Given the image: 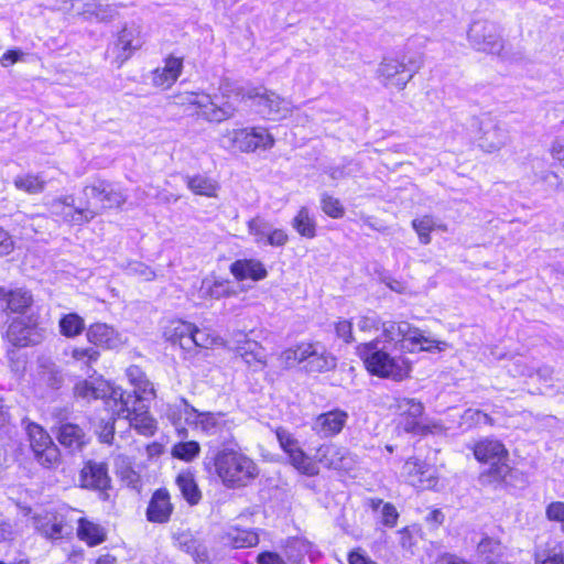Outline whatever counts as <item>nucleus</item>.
<instances>
[{
  "instance_id": "nucleus-16",
  "label": "nucleus",
  "mask_w": 564,
  "mask_h": 564,
  "mask_svg": "<svg viewBox=\"0 0 564 564\" xmlns=\"http://www.w3.org/2000/svg\"><path fill=\"white\" fill-rule=\"evenodd\" d=\"M83 193L87 200L95 199L96 203L93 207L98 210V215L104 209L120 208L127 200L126 195L106 180H97L95 183L84 186Z\"/></svg>"
},
{
  "instance_id": "nucleus-56",
  "label": "nucleus",
  "mask_w": 564,
  "mask_h": 564,
  "mask_svg": "<svg viewBox=\"0 0 564 564\" xmlns=\"http://www.w3.org/2000/svg\"><path fill=\"white\" fill-rule=\"evenodd\" d=\"M336 336L341 339L345 344L354 341V327L352 322L349 319H338L334 324Z\"/></svg>"
},
{
  "instance_id": "nucleus-18",
  "label": "nucleus",
  "mask_w": 564,
  "mask_h": 564,
  "mask_svg": "<svg viewBox=\"0 0 564 564\" xmlns=\"http://www.w3.org/2000/svg\"><path fill=\"white\" fill-rule=\"evenodd\" d=\"M197 333V325L180 317L166 321L162 327V338L172 347L180 348L184 354L192 352V339Z\"/></svg>"
},
{
  "instance_id": "nucleus-2",
  "label": "nucleus",
  "mask_w": 564,
  "mask_h": 564,
  "mask_svg": "<svg viewBox=\"0 0 564 564\" xmlns=\"http://www.w3.org/2000/svg\"><path fill=\"white\" fill-rule=\"evenodd\" d=\"M205 469L227 489L246 488L260 475L257 462L237 444L217 449L205 464Z\"/></svg>"
},
{
  "instance_id": "nucleus-4",
  "label": "nucleus",
  "mask_w": 564,
  "mask_h": 564,
  "mask_svg": "<svg viewBox=\"0 0 564 564\" xmlns=\"http://www.w3.org/2000/svg\"><path fill=\"white\" fill-rule=\"evenodd\" d=\"M355 354L371 377L402 382L412 376L413 362L403 356H392L380 347L379 338L359 343L355 347Z\"/></svg>"
},
{
  "instance_id": "nucleus-63",
  "label": "nucleus",
  "mask_w": 564,
  "mask_h": 564,
  "mask_svg": "<svg viewBox=\"0 0 564 564\" xmlns=\"http://www.w3.org/2000/svg\"><path fill=\"white\" fill-rule=\"evenodd\" d=\"M22 57V53L19 50H8L6 53L2 54L0 57V64L3 67L11 66L19 62Z\"/></svg>"
},
{
  "instance_id": "nucleus-17",
  "label": "nucleus",
  "mask_w": 564,
  "mask_h": 564,
  "mask_svg": "<svg viewBox=\"0 0 564 564\" xmlns=\"http://www.w3.org/2000/svg\"><path fill=\"white\" fill-rule=\"evenodd\" d=\"M52 206L55 208L54 214L72 226L87 224L98 215V210L93 207L89 200H86L83 207H75L72 195L55 198Z\"/></svg>"
},
{
  "instance_id": "nucleus-35",
  "label": "nucleus",
  "mask_w": 564,
  "mask_h": 564,
  "mask_svg": "<svg viewBox=\"0 0 564 564\" xmlns=\"http://www.w3.org/2000/svg\"><path fill=\"white\" fill-rule=\"evenodd\" d=\"M228 546L231 549H250L259 544L260 538L256 529L232 527L224 535Z\"/></svg>"
},
{
  "instance_id": "nucleus-37",
  "label": "nucleus",
  "mask_w": 564,
  "mask_h": 564,
  "mask_svg": "<svg viewBox=\"0 0 564 564\" xmlns=\"http://www.w3.org/2000/svg\"><path fill=\"white\" fill-rule=\"evenodd\" d=\"M187 188L197 196L217 197L220 188L218 182L205 174H195L185 178Z\"/></svg>"
},
{
  "instance_id": "nucleus-54",
  "label": "nucleus",
  "mask_w": 564,
  "mask_h": 564,
  "mask_svg": "<svg viewBox=\"0 0 564 564\" xmlns=\"http://www.w3.org/2000/svg\"><path fill=\"white\" fill-rule=\"evenodd\" d=\"M545 518L553 523L560 525V530L564 533V501H552L545 507Z\"/></svg>"
},
{
  "instance_id": "nucleus-11",
  "label": "nucleus",
  "mask_w": 564,
  "mask_h": 564,
  "mask_svg": "<svg viewBox=\"0 0 564 564\" xmlns=\"http://www.w3.org/2000/svg\"><path fill=\"white\" fill-rule=\"evenodd\" d=\"M36 532L44 539L55 542L72 538V522L61 509H50L33 517Z\"/></svg>"
},
{
  "instance_id": "nucleus-60",
  "label": "nucleus",
  "mask_w": 564,
  "mask_h": 564,
  "mask_svg": "<svg viewBox=\"0 0 564 564\" xmlns=\"http://www.w3.org/2000/svg\"><path fill=\"white\" fill-rule=\"evenodd\" d=\"M348 564H377L361 547H356L347 554Z\"/></svg>"
},
{
  "instance_id": "nucleus-41",
  "label": "nucleus",
  "mask_w": 564,
  "mask_h": 564,
  "mask_svg": "<svg viewBox=\"0 0 564 564\" xmlns=\"http://www.w3.org/2000/svg\"><path fill=\"white\" fill-rule=\"evenodd\" d=\"M311 550V543L301 538H291L284 545L286 564H303L306 554Z\"/></svg>"
},
{
  "instance_id": "nucleus-64",
  "label": "nucleus",
  "mask_w": 564,
  "mask_h": 564,
  "mask_svg": "<svg viewBox=\"0 0 564 564\" xmlns=\"http://www.w3.org/2000/svg\"><path fill=\"white\" fill-rule=\"evenodd\" d=\"M491 40L490 41H484L481 43V46L479 47V51H482L485 53H488V54H492V53H499L502 48V44L497 40V39H494L492 35L489 36Z\"/></svg>"
},
{
  "instance_id": "nucleus-1",
  "label": "nucleus",
  "mask_w": 564,
  "mask_h": 564,
  "mask_svg": "<svg viewBox=\"0 0 564 564\" xmlns=\"http://www.w3.org/2000/svg\"><path fill=\"white\" fill-rule=\"evenodd\" d=\"M250 101L265 119L286 110V101L279 94L264 87L245 89L230 82L220 83L214 94L189 93L188 106L192 115L213 123L231 119L240 104Z\"/></svg>"
},
{
  "instance_id": "nucleus-19",
  "label": "nucleus",
  "mask_w": 564,
  "mask_h": 564,
  "mask_svg": "<svg viewBox=\"0 0 564 564\" xmlns=\"http://www.w3.org/2000/svg\"><path fill=\"white\" fill-rule=\"evenodd\" d=\"M32 292L23 286H0V314L8 317L22 316L33 306Z\"/></svg>"
},
{
  "instance_id": "nucleus-57",
  "label": "nucleus",
  "mask_w": 564,
  "mask_h": 564,
  "mask_svg": "<svg viewBox=\"0 0 564 564\" xmlns=\"http://www.w3.org/2000/svg\"><path fill=\"white\" fill-rule=\"evenodd\" d=\"M116 435V420L109 419L107 421H102L98 431V440L100 443L111 445L115 441Z\"/></svg>"
},
{
  "instance_id": "nucleus-43",
  "label": "nucleus",
  "mask_w": 564,
  "mask_h": 564,
  "mask_svg": "<svg viewBox=\"0 0 564 564\" xmlns=\"http://www.w3.org/2000/svg\"><path fill=\"white\" fill-rule=\"evenodd\" d=\"M223 345V339L210 328H199L193 336L191 346L192 351L195 349L197 352L212 350Z\"/></svg>"
},
{
  "instance_id": "nucleus-50",
  "label": "nucleus",
  "mask_w": 564,
  "mask_h": 564,
  "mask_svg": "<svg viewBox=\"0 0 564 564\" xmlns=\"http://www.w3.org/2000/svg\"><path fill=\"white\" fill-rule=\"evenodd\" d=\"M400 546L413 553L421 535V527L417 524L405 525L398 531Z\"/></svg>"
},
{
  "instance_id": "nucleus-10",
  "label": "nucleus",
  "mask_w": 564,
  "mask_h": 564,
  "mask_svg": "<svg viewBox=\"0 0 564 564\" xmlns=\"http://www.w3.org/2000/svg\"><path fill=\"white\" fill-rule=\"evenodd\" d=\"M273 432L280 448L288 456L289 463L295 470L307 477L319 475L316 462L305 453L299 440L291 432L282 426L275 427Z\"/></svg>"
},
{
  "instance_id": "nucleus-61",
  "label": "nucleus",
  "mask_w": 564,
  "mask_h": 564,
  "mask_svg": "<svg viewBox=\"0 0 564 564\" xmlns=\"http://www.w3.org/2000/svg\"><path fill=\"white\" fill-rule=\"evenodd\" d=\"M437 562L440 564H474L467 558H464L455 553L444 552L438 555Z\"/></svg>"
},
{
  "instance_id": "nucleus-28",
  "label": "nucleus",
  "mask_w": 564,
  "mask_h": 564,
  "mask_svg": "<svg viewBox=\"0 0 564 564\" xmlns=\"http://www.w3.org/2000/svg\"><path fill=\"white\" fill-rule=\"evenodd\" d=\"M348 455L346 448L335 443H323L317 446L313 459L318 468L322 465L326 469L340 470L345 467Z\"/></svg>"
},
{
  "instance_id": "nucleus-27",
  "label": "nucleus",
  "mask_w": 564,
  "mask_h": 564,
  "mask_svg": "<svg viewBox=\"0 0 564 564\" xmlns=\"http://www.w3.org/2000/svg\"><path fill=\"white\" fill-rule=\"evenodd\" d=\"M229 271L238 282L246 280L258 282L268 276L265 265L256 258L237 259L229 265Z\"/></svg>"
},
{
  "instance_id": "nucleus-14",
  "label": "nucleus",
  "mask_w": 564,
  "mask_h": 564,
  "mask_svg": "<svg viewBox=\"0 0 564 564\" xmlns=\"http://www.w3.org/2000/svg\"><path fill=\"white\" fill-rule=\"evenodd\" d=\"M73 394L76 399L87 402L100 399H108L118 405V401L126 395V391L119 387L112 386L102 377L95 380L82 379L74 384Z\"/></svg>"
},
{
  "instance_id": "nucleus-34",
  "label": "nucleus",
  "mask_w": 564,
  "mask_h": 564,
  "mask_svg": "<svg viewBox=\"0 0 564 564\" xmlns=\"http://www.w3.org/2000/svg\"><path fill=\"white\" fill-rule=\"evenodd\" d=\"M476 551L484 564H507L502 561V542L497 536L484 535L477 543Z\"/></svg>"
},
{
  "instance_id": "nucleus-42",
  "label": "nucleus",
  "mask_w": 564,
  "mask_h": 564,
  "mask_svg": "<svg viewBox=\"0 0 564 564\" xmlns=\"http://www.w3.org/2000/svg\"><path fill=\"white\" fill-rule=\"evenodd\" d=\"M69 356L77 366L82 369H91L100 359L101 352L96 348L89 346H74L70 349Z\"/></svg>"
},
{
  "instance_id": "nucleus-32",
  "label": "nucleus",
  "mask_w": 564,
  "mask_h": 564,
  "mask_svg": "<svg viewBox=\"0 0 564 564\" xmlns=\"http://www.w3.org/2000/svg\"><path fill=\"white\" fill-rule=\"evenodd\" d=\"M175 485L188 506H197L200 502L203 494L192 470L180 471L175 477Z\"/></svg>"
},
{
  "instance_id": "nucleus-39",
  "label": "nucleus",
  "mask_w": 564,
  "mask_h": 564,
  "mask_svg": "<svg viewBox=\"0 0 564 564\" xmlns=\"http://www.w3.org/2000/svg\"><path fill=\"white\" fill-rule=\"evenodd\" d=\"M238 352L241 359L254 369H261L267 366L265 349L254 340H246L240 347Z\"/></svg>"
},
{
  "instance_id": "nucleus-5",
  "label": "nucleus",
  "mask_w": 564,
  "mask_h": 564,
  "mask_svg": "<svg viewBox=\"0 0 564 564\" xmlns=\"http://www.w3.org/2000/svg\"><path fill=\"white\" fill-rule=\"evenodd\" d=\"M223 147L231 153L253 154L270 151L275 138L264 126H243L226 130L221 135Z\"/></svg>"
},
{
  "instance_id": "nucleus-40",
  "label": "nucleus",
  "mask_w": 564,
  "mask_h": 564,
  "mask_svg": "<svg viewBox=\"0 0 564 564\" xmlns=\"http://www.w3.org/2000/svg\"><path fill=\"white\" fill-rule=\"evenodd\" d=\"M181 549L189 554L196 564H212L208 549L202 541L191 534H183L180 539Z\"/></svg>"
},
{
  "instance_id": "nucleus-25",
  "label": "nucleus",
  "mask_w": 564,
  "mask_h": 564,
  "mask_svg": "<svg viewBox=\"0 0 564 564\" xmlns=\"http://www.w3.org/2000/svg\"><path fill=\"white\" fill-rule=\"evenodd\" d=\"M85 337L91 347L101 350L113 349L118 343V333L111 325L102 322H94L85 329Z\"/></svg>"
},
{
  "instance_id": "nucleus-46",
  "label": "nucleus",
  "mask_w": 564,
  "mask_h": 564,
  "mask_svg": "<svg viewBox=\"0 0 564 564\" xmlns=\"http://www.w3.org/2000/svg\"><path fill=\"white\" fill-rule=\"evenodd\" d=\"M534 564H564V545L556 542L552 546L546 545L533 554Z\"/></svg>"
},
{
  "instance_id": "nucleus-62",
  "label": "nucleus",
  "mask_w": 564,
  "mask_h": 564,
  "mask_svg": "<svg viewBox=\"0 0 564 564\" xmlns=\"http://www.w3.org/2000/svg\"><path fill=\"white\" fill-rule=\"evenodd\" d=\"M247 229L248 232L256 237V240L259 242L261 241V236H263V225L261 223V219L259 217L251 218L247 221Z\"/></svg>"
},
{
  "instance_id": "nucleus-48",
  "label": "nucleus",
  "mask_w": 564,
  "mask_h": 564,
  "mask_svg": "<svg viewBox=\"0 0 564 564\" xmlns=\"http://www.w3.org/2000/svg\"><path fill=\"white\" fill-rule=\"evenodd\" d=\"M321 209L327 217L332 219H340L346 214L343 202L329 193H323L319 198Z\"/></svg>"
},
{
  "instance_id": "nucleus-8",
  "label": "nucleus",
  "mask_w": 564,
  "mask_h": 564,
  "mask_svg": "<svg viewBox=\"0 0 564 564\" xmlns=\"http://www.w3.org/2000/svg\"><path fill=\"white\" fill-rule=\"evenodd\" d=\"M24 430L34 460L43 468H57L62 463V453L50 433L36 422H28Z\"/></svg>"
},
{
  "instance_id": "nucleus-20",
  "label": "nucleus",
  "mask_w": 564,
  "mask_h": 564,
  "mask_svg": "<svg viewBox=\"0 0 564 564\" xmlns=\"http://www.w3.org/2000/svg\"><path fill=\"white\" fill-rule=\"evenodd\" d=\"M79 487L82 489L97 491L107 495L111 489V477L109 476L106 462L87 460L79 470Z\"/></svg>"
},
{
  "instance_id": "nucleus-55",
  "label": "nucleus",
  "mask_w": 564,
  "mask_h": 564,
  "mask_svg": "<svg viewBox=\"0 0 564 564\" xmlns=\"http://www.w3.org/2000/svg\"><path fill=\"white\" fill-rule=\"evenodd\" d=\"M290 241V235L284 228H273L265 235V242L274 248H282Z\"/></svg>"
},
{
  "instance_id": "nucleus-47",
  "label": "nucleus",
  "mask_w": 564,
  "mask_h": 564,
  "mask_svg": "<svg viewBox=\"0 0 564 564\" xmlns=\"http://www.w3.org/2000/svg\"><path fill=\"white\" fill-rule=\"evenodd\" d=\"M200 453V445L197 441H180L175 443L171 448L172 457L189 463L198 457Z\"/></svg>"
},
{
  "instance_id": "nucleus-9",
  "label": "nucleus",
  "mask_w": 564,
  "mask_h": 564,
  "mask_svg": "<svg viewBox=\"0 0 564 564\" xmlns=\"http://www.w3.org/2000/svg\"><path fill=\"white\" fill-rule=\"evenodd\" d=\"M2 338L15 348L37 345L43 338V329L35 315L14 316L4 324Z\"/></svg>"
},
{
  "instance_id": "nucleus-6",
  "label": "nucleus",
  "mask_w": 564,
  "mask_h": 564,
  "mask_svg": "<svg viewBox=\"0 0 564 564\" xmlns=\"http://www.w3.org/2000/svg\"><path fill=\"white\" fill-rule=\"evenodd\" d=\"M390 409L393 413V424L398 433L425 437L435 432L437 425L424 422L425 406L416 398L397 397Z\"/></svg>"
},
{
  "instance_id": "nucleus-21",
  "label": "nucleus",
  "mask_w": 564,
  "mask_h": 564,
  "mask_svg": "<svg viewBox=\"0 0 564 564\" xmlns=\"http://www.w3.org/2000/svg\"><path fill=\"white\" fill-rule=\"evenodd\" d=\"M175 512L172 494L166 487L152 491L145 508V519L153 524H166Z\"/></svg>"
},
{
  "instance_id": "nucleus-44",
  "label": "nucleus",
  "mask_w": 564,
  "mask_h": 564,
  "mask_svg": "<svg viewBox=\"0 0 564 564\" xmlns=\"http://www.w3.org/2000/svg\"><path fill=\"white\" fill-rule=\"evenodd\" d=\"M14 187L29 195L42 193L46 187V181L39 174L26 173L18 175L13 180Z\"/></svg>"
},
{
  "instance_id": "nucleus-30",
  "label": "nucleus",
  "mask_w": 564,
  "mask_h": 564,
  "mask_svg": "<svg viewBox=\"0 0 564 564\" xmlns=\"http://www.w3.org/2000/svg\"><path fill=\"white\" fill-rule=\"evenodd\" d=\"M55 434L58 443L70 451H80L88 443L86 432L76 423L65 422L59 424Z\"/></svg>"
},
{
  "instance_id": "nucleus-45",
  "label": "nucleus",
  "mask_w": 564,
  "mask_h": 564,
  "mask_svg": "<svg viewBox=\"0 0 564 564\" xmlns=\"http://www.w3.org/2000/svg\"><path fill=\"white\" fill-rule=\"evenodd\" d=\"M367 505L373 511H377L379 507H381L382 525L387 528H394L398 524L400 514L392 502H383L380 498H370Z\"/></svg>"
},
{
  "instance_id": "nucleus-53",
  "label": "nucleus",
  "mask_w": 564,
  "mask_h": 564,
  "mask_svg": "<svg viewBox=\"0 0 564 564\" xmlns=\"http://www.w3.org/2000/svg\"><path fill=\"white\" fill-rule=\"evenodd\" d=\"M119 479L128 488L140 491L143 487L141 475L131 466H126L119 471Z\"/></svg>"
},
{
  "instance_id": "nucleus-29",
  "label": "nucleus",
  "mask_w": 564,
  "mask_h": 564,
  "mask_svg": "<svg viewBox=\"0 0 564 564\" xmlns=\"http://www.w3.org/2000/svg\"><path fill=\"white\" fill-rule=\"evenodd\" d=\"M76 536L88 547H95L105 543L108 539L107 529L99 522L80 517L76 521Z\"/></svg>"
},
{
  "instance_id": "nucleus-59",
  "label": "nucleus",
  "mask_w": 564,
  "mask_h": 564,
  "mask_svg": "<svg viewBox=\"0 0 564 564\" xmlns=\"http://www.w3.org/2000/svg\"><path fill=\"white\" fill-rule=\"evenodd\" d=\"M257 564H286L282 555L274 551H262L256 557Z\"/></svg>"
},
{
  "instance_id": "nucleus-12",
  "label": "nucleus",
  "mask_w": 564,
  "mask_h": 564,
  "mask_svg": "<svg viewBox=\"0 0 564 564\" xmlns=\"http://www.w3.org/2000/svg\"><path fill=\"white\" fill-rule=\"evenodd\" d=\"M403 481L416 490H434L440 477L436 467L416 456L408 457L401 468Z\"/></svg>"
},
{
  "instance_id": "nucleus-15",
  "label": "nucleus",
  "mask_w": 564,
  "mask_h": 564,
  "mask_svg": "<svg viewBox=\"0 0 564 564\" xmlns=\"http://www.w3.org/2000/svg\"><path fill=\"white\" fill-rule=\"evenodd\" d=\"M130 395H124L118 401L117 413L122 414L129 422V425L140 435L152 437L156 434L159 426L156 419L151 414L149 406H129L128 399Z\"/></svg>"
},
{
  "instance_id": "nucleus-26",
  "label": "nucleus",
  "mask_w": 564,
  "mask_h": 564,
  "mask_svg": "<svg viewBox=\"0 0 564 564\" xmlns=\"http://www.w3.org/2000/svg\"><path fill=\"white\" fill-rule=\"evenodd\" d=\"M126 376L130 386L133 387L132 393L126 392V395L133 397L135 401H149L156 398V390L153 383L140 366H129L126 369Z\"/></svg>"
},
{
  "instance_id": "nucleus-33",
  "label": "nucleus",
  "mask_w": 564,
  "mask_h": 564,
  "mask_svg": "<svg viewBox=\"0 0 564 564\" xmlns=\"http://www.w3.org/2000/svg\"><path fill=\"white\" fill-rule=\"evenodd\" d=\"M200 296L205 300L227 299L236 294L232 282L229 279L206 278L202 281Z\"/></svg>"
},
{
  "instance_id": "nucleus-24",
  "label": "nucleus",
  "mask_w": 564,
  "mask_h": 564,
  "mask_svg": "<svg viewBox=\"0 0 564 564\" xmlns=\"http://www.w3.org/2000/svg\"><path fill=\"white\" fill-rule=\"evenodd\" d=\"M347 421L348 413L335 408L316 415L312 423V431L322 438H332L343 432Z\"/></svg>"
},
{
  "instance_id": "nucleus-13",
  "label": "nucleus",
  "mask_w": 564,
  "mask_h": 564,
  "mask_svg": "<svg viewBox=\"0 0 564 564\" xmlns=\"http://www.w3.org/2000/svg\"><path fill=\"white\" fill-rule=\"evenodd\" d=\"M411 61L403 57H383L379 64L377 76L384 87L403 90L413 78L415 70L410 67Z\"/></svg>"
},
{
  "instance_id": "nucleus-38",
  "label": "nucleus",
  "mask_w": 564,
  "mask_h": 564,
  "mask_svg": "<svg viewBox=\"0 0 564 564\" xmlns=\"http://www.w3.org/2000/svg\"><path fill=\"white\" fill-rule=\"evenodd\" d=\"M58 332L67 339H74L85 333V318L76 312L62 314L58 318Z\"/></svg>"
},
{
  "instance_id": "nucleus-49",
  "label": "nucleus",
  "mask_w": 564,
  "mask_h": 564,
  "mask_svg": "<svg viewBox=\"0 0 564 564\" xmlns=\"http://www.w3.org/2000/svg\"><path fill=\"white\" fill-rule=\"evenodd\" d=\"M411 226L416 232L420 243L429 245L432 241L431 234L435 230L436 224L431 215L414 218Z\"/></svg>"
},
{
  "instance_id": "nucleus-51",
  "label": "nucleus",
  "mask_w": 564,
  "mask_h": 564,
  "mask_svg": "<svg viewBox=\"0 0 564 564\" xmlns=\"http://www.w3.org/2000/svg\"><path fill=\"white\" fill-rule=\"evenodd\" d=\"M404 339L408 340L412 346H417V351L442 350L441 341L425 337L417 329L413 332L412 335L405 337ZM411 351H415V348H412Z\"/></svg>"
},
{
  "instance_id": "nucleus-22",
  "label": "nucleus",
  "mask_w": 564,
  "mask_h": 564,
  "mask_svg": "<svg viewBox=\"0 0 564 564\" xmlns=\"http://www.w3.org/2000/svg\"><path fill=\"white\" fill-rule=\"evenodd\" d=\"M192 425L204 435L214 436L227 433L228 443H235L232 435V422L225 419L221 412L199 411L196 409Z\"/></svg>"
},
{
  "instance_id": "nucleus-58",
  "label": "nucleus",
  "mask_w": 564,
  "mask_h": 564,
  "mask_svg": "<svg viewBox=\"0 0 564 564\" xmlns=\"http://www.w3.org/2000/svg\"><path fill=\"white\" fill-rule=\"evenodd\" d=\"M17 242L14 237L0 225V258L8 257L14 252Z\"/></svg>"
},
{
  "instance_id": "nucleus-7",
  "label": "nucleus",
  "mask_w": 564,
  "mask_h": 564,
  "mask_svg": "<svg viewBox=\"0 0 564 564\" xmlns=\"http://www.w3.org/2000/svg\"><path fill=\"white\" fill-rule=\"evenodd\" d=\"M281 358L286 367L303 365L308 373H324L333 371L337 366L336 357L325 349L318 350L313 341H301L284 349Z\"/></svg>"
},
{
  "instance_id": "nucleus-31",
  "label": "nucleus",
  "mask_w": 564,
  "mask_h": 564,
  "mask_svg": "<svg viewBox=\"0 0 564 564\" xmlns=\"http://www.w3.org/2000/svg\"><path fill=\"white\" fill-rule=\"evenodd\" d=\"M195 413L196 408L192 405L187 399L180 398V404L167 406L166 417L171 424L176 427V433L178 436H186L187 430L184 426H181L182 421L184 419L186 424L192 425Z\"/></svg>"
},
{
  "instance_id": "nucleus-36",
  "label": "nucleus",
  "mask_w": 564,
  "mask_h": 564,
  "mask_svg": "<svg viewBox=\"0 0 564 564\" xmlns=\"http://www.w3.org/2000/svg\"><path fill=\"white\" fill-rule=\"evenodd\" d=\"M292 228L305 239H314L317 236V221L313 213L306 206H301L291 220Z\"/></svg>"
},
{
  "instance_id": "nucleus-52",
  "label": "nucleus",
  "mask_w": 564,
  "mask_h": 564,
  "mask_svg": "<svg viewBox=\"0 0 564 564\" xmlns=\"http://www.w3.org/2000/svg\"><path fill=\"white\" fill-rule=\"evenodd\" d=\"M115 50L118 52V56L122 61H127L131 57L134 47L132 46V37L126 30L118 33L115 41Z\"/></svg>"
},
{
  "instance_id": "nucleus-3",
  "label": "nucleus",
  "mask_w": 564,
  "mask_h": 564,
  "mask_svg": "<svg viewBox=\"0 0 564 564\" xmlns=\"http://www.w3.org/2000/svg\"><path fill=\"white\" fill-rule=\"evenodd\" d=\"M474 459L485 468L478 479L484 485L506 487L513 475L510 454L506 444L492 436L480 437L468 446Z\"/></svg>"
},
{
  "instance_id": "nucleus-23",
  "label": "nucleus",
  "mask_w": 564,
  "mask_h": 564,
  "mask_svg": "<svg viewBox=\"0 0 564 564\" xmlns=\"http://www.w3.org/2000/svg\"><path fill=\"white\" fill-rule=\"evenodd\" d=\"M184 69V57L167 55L163 59V66L151 70V84L160 90H169L178 80Z\"/></svg>"
}]
</instances>
